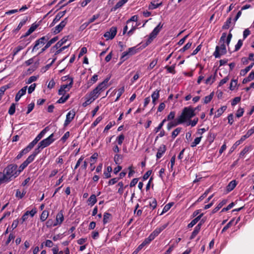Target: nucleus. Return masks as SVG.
<instances>
[{
  "mask_svg": "<svg viewBox=\"0 0 254 254\" xmlns=\"http://www.w3.org/2000/svg\"><path fill=\"white\" fill-rule=\"evenodd\" d=\"M162 5V2L156 3L155 0L152 1L148 5V9L150 10L155 9Z\"/></svg>",
  "mask_w": 254,
  "mask_h": 254,
  "instance_id": "obj_30",
  "label": "nucleus"
},
{
  "mask_svg": "<svg viewBox=\"0 0 254 254\" xmlns=\"http://www.w3.org/2000/svg\"><path fill=\"white\" fill-rule=\"evenodd\" d=\"M125 135L122 133L118 136L116 138V141L118 142L119 145H122L123 142V141L125 139Z\"/></svg>",
  "mask_w": 254,
  "mask_h": 254,
  "instance_id": "obj_55",
  "label": "nucleus"
},
{
  "mask_svg": "<svg viewBox=\"0 0 254 254\" xmlns=\"http://www.w3.org/2000/svg\"><path fill=\"white\" fill-rule=\"evenodd\" d=\"M50 38L49 34L38 39L35 42V44L32 48V52L38 50L39 48L42 47L44 44L48 41Z\"/></svg>",
  "mask_w": 254,
  "mask_h": 254,
  "instance_id": "obj_5",
  "label": "nucleus"
},
{
  "mask_svg": "<svg viewBox=\"0 0 254 254\" xmlns=\"http://www.w3.org/2000/svg\"><path fill=\"white\" fill-rule=\"evenodd\" d=\"M84 98L85 102L82 104V106L84 107L89 105L95 100L92 96H90V93L86 94Z\"/></svg>",
  "mask_w": 254,
  "mask_h": 254,
  "instance_id": "obj_15",
  "label": "nucleus"
},
{
  "mask_svg": "<svg viewBox=\"0 0 254 254\" xmlns=\"http://www.w3.org/2000/svg\"><path fill=\"white\" fill-rule=\"evenodd\" d=\"M210 191L209 189L206 190L205 192L199 197V198L197 199L196 202H200L205 197L207 196L208 194L209 193Z\"/></svg>",
  "mask_w": 254,
  "mask_h": 254,
  "instance_id": "obj_53",
  "label": "nucleus"
},
{
  "mask_svg": "<svg viewBox=\"0 0 254 254\" xmlns=\"http://www.w3.org/2000/svg\"><path fill=\"white\" fill-rule=\"evenodd\" d=\"M39 26L38 24H36L35 23H33L30 28L28 30V31L25 33L24 35H22L21 37V38H25L29 35H30L32 33H33Z\"/></svg>",
  "mask_w": 254,
  "mask_h": 254,
  "instance_id": "obj_18",
  "label": "nucleus"
},
{
  "mask_svg": "<svg viewBox=\"0 0 254 254\" xmlns=\"http://www.w3.org/2000/svg\"><path fill=\"white\" fill-rule=\"evenodd\" d=\"M69 98V94H67V95H65V96H63L57 101V103H59V104L64 103V102H65L66 101V100H67Z\"/></svg>",
  "mask_w": 254,
  "mask_h": 254,
  "instance_id": "obj_46",
  "label": "nucleus"
},
{
  "mask_svg": "<svg viewBox=\"0 0 254 254\" xmlns=\"http://www.w3.org/2000/svg\"><path fill=\"white\" fill-rule=\"evenodd\" d=\"M175 68V65H173L172 66L166 65L165 67V68L167 69L168 72L172 74H175L176 73Z\"/></svg>",
  "mask_w": 254,
  "mask_h": 254,
  "instance_id": "obj_51",
  "label": "nucleus"
},
{
  "mask_svg": "<svg viewBox=\"0 0 254 254\" xmlns=\"http://www.w3.org/2000/svg\"><path fill=\"white\" fill-rule=\"evenodd\" d=\"M75 115V112L73 110L70 111L67 114L66 119L64 124V127L68 126L71 123V122L73 120Z\"/></svg>",
  "mask_w": 254,
  "mask_h": 254,
  "instance_id": "obj_12",
  "label": "nucleus"
},
{
  "mask_svg": "<svg viewBox=\"0 0 254 254\" xmlns=\"http://www.w3.org/2000/svg\"><path fill=\"white\" fill-rule=\"evenodd\" d=\"M173 202H170V203H169L166 204L165 205V206L164 207V208L162 210V211L160 214V215H162L163 213L167 212L171 208V207L173 206Z\"/></svg>",
  "mask_w": 254,
  "mask_h": 254,
  "instance_id": "obj_43",
  "label": "nucleus"
},
{
  "mask_svg": "<svg viewBox=\"0 0 254 254\" xmlns=\"http://www.w3.org/2000/svg\"><path fill=\"white\" fill-rule=\"evenodd\" d=\"M64 220L63 211L61 210L56 215V222L57 225H60Z\"/></svg>",
  "mask_w": 254,
  "mask_h": 254,
  "instance_id": "obj_24",
  "label": "nucleus"
},
{
  "mask_svg": "<svg viewBox=\"0 0 254 254\" xmlns=\"http://www.w3.org/2000/svg\"><path fill=\"white\" fill-rule=\"evenodd\" d=\"M48 127H45L34 138V139L29 144L34 147V146L38 143V142L44 136L47 132Z\"/></svg>",
  "mask_w": 254,
  "mask_h": 254,
  "instance_id": "obj_11",
  "label": "nucleus"
},
{
  "mask_svg": "<svg viewBox=\"0 0 254 254\" xmlns=\"http://www.w3.org/2000/svg\"><path fill=\"white\" fill-rule=\"evenodd\" d=\"M46 226L47 228H50L52 227L57 226V224L52 219H49L46 222Z\"/></svg>",
  "mask_w": 254,
  "mask_h": 254,
  "instance_id": "obj_39",
  "label": "nucleus"
},
{
  "mask_svg": "<svg viewBox=\"0 0 254 254\" xmlns=\"http://www.w3.org/2000/svg\"><path fill=\"white\" fill-rule=\"evenodd\" d=\"M10 88V86L9 85H5L3 86H1L0 88V100L1 99L2 95L4 94V92L8 88Z\"/></svg>",
  "mask_w": 254,
  "mask_h": 254,
  "instance_id": "obj_49",
  "label": "nucleus"
},
{
  "mask_svg": "<svg viewBox=\"0 0 254 254\" xmlns=\"http://www.w3.org/2000/svg\"><path fill=\"white\" fill-rule=\"evenodd\" d=\"M202 138V136H200L199 137H196L194 141L191 143L190 146L191 147H194L196 146L197 145H198Z\"/></svg>",
  "mask_w": 254,
  "mask_h": 254,
  "instance_id": "obj_47",
  "label": "nucleus"
},
{
  "mask_svg": "<svg viewBox=\"0 0 254 254\" xmlns=\"http://www.w3.org/2000/svg\"><path fill=\"white\" fill-rule=\"evenodd\" d=\"M166 151V147L164 144H162L158 149L156 154L157 159L161 158Z\"/></svg>",
  "mask_w": 254,
  "mask_h": 254,
  "instance_id": "obj_20",
  "label": "nucleus"
},
{
  "mask_svg": "<svg viewBox=\"0 0 254 254\" xmlns=\"http://www.w3.org/2000/svg\"><path fill=\"white\" fill-rule=\"evenodd\" d=\"M117 29L116 27H112L109 31L105 33L104 37L107 39H113L116 35Z\"/></svg>",
  "mask_w": 254,
  "mask_h": 254,
  "instance_id": "obj_10",
  "label": "nucleus"
},
{
  "mask_svg": "<svg viewBox=\"0 0 254 254\" xmlns=\"http://www.w3.org/2000/svg\"><path fill=\"white\" fill-rule=\"evenodd\" d=\"M112 215L108 212H105L103 215V222L104 224L108 223L111 219Z\"/></svg>",
  "mask_w": 254,
  "mask_h": 254,
  "instance_id": "obj_33",
  "label": "nucleus"
},
{
  "mask_svg": "<svg viewBox=\"0 0 254 254\" xmlns=\"http://www.w3.org/2000/svg\"><path fill=\"white\" fill-rule=\"evenodd\" d=\"M226 53L227 49L226 45L224 43H222L220 46H217L216 47L213 56L215 58H220L221 56L224 55Z\"/></svg>",
  "mask_w": 254,
  "mask_h": 254,
  "instance_id": "obj_7",
  "label": "nucleus"
},
{
  "mask_svg": "<svg viewBox=\"0 0 254 254\" xmlns=\"http://www.w3.org/2000/svg\"><path fill=\"white\" fill-rule=\"evenodd\" d=\"M198 118H195L193 120H191V119H190L189 120H188V121L187 122L186 126H191V127H193L196 126V125L198 123Z\"/></svg>",
  "mask_w": 254,
  "mask_h": 254,
  "instance_id": "obj_37",
  "label": "nucleus"
},
{
  "mask_svg": "<svg viewBox=\"0 0 254 254\" xmlns=\"http://www.w3.org/2000/svg\"><path fill=\"white\" fill-rule=\"evenodd\" d=\"M213 96H214V93L212 92L209 95L205 96L204 98V104L209 103L212 99Z\"/></svg>",
  "mask_w": 254,
  "mask_h": 254,
  "instance_id": "obj_45",
  "label": "nucleus"
},
{
  "mask_svg": "<svg viewBox=\"0 0 254 254\" xmlns=\"http://www.w3.org/2000/svg\"><path fill=\"white\" fill-rule=\"evenodd\" d=\"M68 38L69 36H64L58 43H57L53 47V48H55L56 49H59L67 41Z\"/></svg>",
  "mask_w": 254,
  "mask_h": 254,
  "instance_id": "obj_23",
  "label": "nucleus"
},
{
  "mask_svg": "<svg viewBox=\"0 0 254 254\" xmlns=\"http://www.w3.org/2000/svg\"><path fill=\"white\" fill-rule=\"evenodd\" d=\"M168 226V224H164L160 227L156 228L150 234L151 237L154 239L163 230Z\"/></svg>",
  "mask_w": 254,
  "mask_h": 254,
  "instance_id": "obj_13",
  "label": "nucleus"
},
{
  "mask_svg": "<svg viewBox=\"0 0 254 254\" xmlns=\"http://www.w3.org/2000/svg\"><path fill=\"white\" fill-rule=\"evenodd\" d=\"M43 149L41 146L38 144V146L36 148L32 153L35 156H36Z\"/></svg>",
  "mask_w": 254,
  "mask_h": 254,
  "instance_id": "obj_58",
  "label": "nucleus"
},
{
  "mask_svg": "<svg viewBox=\"0 0 254 254\" xmlns=\"http://www.w3.org/2000/svg\"><path fill=\"white\" fill-rule=\"evenodd\" d=\"M244 113V109L242 108H239L237 111V113L236 114V116L238 118H240L242 116H243Z\"/></svg>",
  "mask_w": 254,
  "mask_h": 254,
  "instance_id": "obj_63",
  "label": "nucleus"
},
{
  "mask_svg": "<svg viewBox=\"0 0 254 254\" xmlns=\"http://www.w3.org/2000/svg\"><path fill=\"white\" fill-rule=\"evenodd\" d=\"M66 11H60L57 13L53 22L51 23L50 27H53L56 23L60 21L61 18L63 17L65 14Z\"/></svg>",
  "mask_w": 254,
  "mask_h": 254,
  "instance_id": "obj_16",
  "label": "nucleus"
},
{
  "mask_svg": "<svg viewBox=\"0 0 254 254\" xmlns=\"http://www.w3.org/2000/svg\"><path fill=\"white\" fill-rule=\"evenodd\" d=\"M217 74L216 71L214 72V75H211L208 77L206 78L205 81V83L206 84H210L211 85L215 81V78Z\"/></svg>",
  "mask_w": 254,
  "mask_h": 254,
  "instance_id": "obj_28",
  "label": "nucleus"
},
{
  "mask_svg": "<svg viewBox=\"0 0 254 254\" xmlns=\"http://www.w3.org/2000/svg\"><path fill=\"white\" fill-rule=\"evenodd\" d=\"M232 16H231L227 18L224 25L222 26L223 29H228L230 27V24L231 23Z\"/></svg>",
  "mask_w": 254,
  "mask_h": 254,
  "instance_id": "obj_40",
  "label": "nucleus"
},
{
  "mask_svg": "<svg viewBox=\"0 0 254 254\" xmlns=\"http://www.w3.org/2000/svg\"><path fill=\"white\" fill-rule=\"evenodd\" d=\"M28 20V17L26 16L24 17L22 20L19 22L16 28L15 29V31H18L24 25Z\"/></svg>",
  "mask_w": 254,
  "mask_h": 254,
  "instance_id": "obj_36",
  "label": "nucleus"
},
{
  "mask_svg": "<svg viewBox=\"0 0 254 254\" xmlns=\"http://www.w3.org/2000/svg\"><path fill=\"white\" fill-rule=\"evenodd\" d=\"M103 119V117L102 116L98 117L92 124L91 127H95Z\"/></svg>",
  "mask_w": 254,
  "mask_h": 254,
  "instance_id": "obj_61",
  "label": "nucleus"
},
{
  "mask_svg": "<svg viewBox=\"0 0 254 254\" xmlns=\"http://www.w3.org/2000/svg\"><path fill=\"white\" fill-rule=\"evenodd\" d=\"M161 89H157L155 91H154L152 94H151V98L152 99V103L154 105L156 104V100H157L160 97V91Z\"/></svg>",
  "mask_w": 254,
  "mask_h": 254,
  "instance_id": "obj_25",
  "label": "nucleus"
},
{
  "mask_svg": "<svg viewBox=\"0 0 254 254\" xmlns=\"http://www.w3.org/2000/svg\"><path fill=\"white\" fill-rule=\"evenodd\" d=\"M254 65V62L252 63L249 66H247L245 69H242L240 71V75L242 76L245 75L247 73V72H248L251 69V68L253 67Z\"/></svg>",
  "mask_w": 254,
  "mask_h": 254,
  "instance_id": "obj_32",
  "label": "nucleus"
},
{
  "mask_svg": "<svg viewBox=\"0 0 254 254\" xmlns=\"http://www.w3.org/2000/svg\"><path fill=\"white\" fill-rule=\"evenodd\" d=\"M182 129V127H179L176 128L172 133L171 137L173 139H175L177 136L181 132Z\"/></svg>",
  "mask_w": 254,
  "mask_h": 254,
  "instance_id": "obj_42",
  "label": "nucleus"
},
{
  "mask_svg": "<svg viewBox=\"0 0 254 254\" xmlns=\"http://www.w3.org/2000/svg\"><path fill=\"white\" fill-rule=\"evenodd\" d=\"M26 90L27 86H24L17 93L15 97L16 102H18L21 97L26 94Z\"/></svg>",
  "mask_w": 254,
  "mask_h": 254,
  "instance_id": "obj_22",
  "label": "nucleus"
},
{
  "mask_svg": "<svg viewBox=\"0 0 254 254\" xmlns=\"http://www.w3.org/2000/svg\"><path fill=\"white\" fill-rule=\"evenodd\" d=\"M128 0H120L111 9V11H116L118 8L122 7Z\"/></svg>",
  "mask_w": 254,
  "mask_h": 254,
  "instance_id": "obj_26",
  "label": "nucleus"
},
{
  "mask_svg": "<svg viewBox=\"0 0 254 254\" xmlns=\"http://www.w3.org/2000/svg\"><path fill=\"white\" fill-rule=\"evenodd\" d=\"M241 97H235L231 101V105L234 106L241 101Z\"/></svg>",
  "mask_w": 254,
  "mask_h": 254,
  "instance_id": "obj_60",
  "label": "nucleus"
},
{
  "mask_svg": "<svg viewBox=\"0 0 254 254\" xmlns=\"http://www.w3.org/2000/svg\"><path fill=\"white\" fill-rule=\"evenodd\" d=\"M237 185V182L235 180L231 181L227 186V190L228 191H231L234 189Z\"/></svg>",
  "mask_w": 254,
  "mask_h": 254,
  "instance_id": "obj_35",
  "label": "nucleus"
},
{
  "mask_svg": "<svg viewBox=\"0 0 254 254\" xmlns=\"http://www.w3.org/2000/svg\"><path fill=\"white\" fill-rule=\"evenodd\" d=\"M73 82V78H70V82L68 84H64L61 86L60 88L62 89V90H66L67 92L71 88Z\"/></svg>",
  "mask_w": 254,
  "mask_h": 254,
  "instance_id": "obj_31",
  "label": "nucleus"
},
{
  "mask_svg": "<svg viewBox=\"0 0 254 254\" xmlns=\"http://www.w3.org/2000/svg\"><path fill=\"white\" fill-rule=\"evenodd\" d=\"M192 45V42H188L182 48H181L179 52L181 53H183L185 52L186 50L189 49Z\"/></svg>",
  "mask_w": 254,
  "mask_h": 254,
  "instance_id": "obj_50",
  "label": "nucleus"
},
{
  "mask_svg": "<svg viewBox=\"0 0 254 254\" xmlns=\"http://www.w3.org/2000/svg\"><path fill=\"white\" fill-rule=\"evenodd\" d=\"M176 113L175 111H171L169 114L167 116V118L164 120H166V121H172L174 119L175 117Z\"/></svg>",
  "mask_w": 254,
  "mask_h": 254,
  "instance_id": "obj_52",
  "label": "nucleus"
},
{
  "mask_svg": "<svg viewBox=\"0 0 254 254\" xmlns=\"http://www.w3.org/2000/svg\"><path fill=\"white\" fill-rule=\"evenodd\" d=\"M196 115L194 113L193 108L191 106L185 107L181 113V115L178 117L183 124L187 122L188 120L191 119Z\"/></svg>",
  "mask_w": 254,
  "mask_h": 254,
  "instance_id": "obj_2",
  "label": "nucleus"
},
{
  "mask_svg": "<svg viewBox=\"0 0 254 254\" xmlns=\"http://www.w3.org/2000/svg\"><path fill=\"white\" fill-rule=\"evenodd\" d=\"M163 26V24H162L161 22H160L158 25L154 28L153 31L150 33L149 35V38L146 42V46L150 44L154 39H155L159 33L160 32L161 29H162Z\"/></svg>",
  "mask_w": 254,
  "mask_h": 254,
  "instance_id": "obj_4",
  "label": "nucleus"
},
{
  "mask_svg": "<svg viewBox=\"0 0 254 254\" xmlns=\"http://www.w3.org/2000/svg\"><path fill=\"white\" fill-rule=\"evenodd\" d=\"M201 224H198L194 227V229L193 231H192V232L191 233V235L190 236V240H192V239H193L196 237V236L199 232V231L200 230V229H201Z\"/></svg>",
  "mask_w": 254,
  "mask_h": 254,
  "instance_id": "obj_27",
  "label": "nucleus"
},
{
  "mask_svg": "<svg viewBox=\"0 0 254 254\" xmlns=\"http://www.w3.org/2000/svg\"><path fill=\"white\" fill-rule=\"evenodd\" d=\"M18 175L17 165L14 164H9L3 169L2 173L0 172V184L8 183Z\"/></svg>",
  "mask_w": 254,
  "mask_h": 254,
  "instance_id": "obj_1",
  "label": "nucleus"
},
{
  "mask_svg": "<svg viewBox=\"0 0 254 254\" xmlns=\"http://www.w3.org/2000/svg\"><path fill=\"white\" fill-rule=\"evenodd\" d=\"M53 137H54V133H52L47 138L41 141L39 143V144L41 146V147L43 149H44V148L50 145L51 143H52L55 141V139L53 138Z\"/></svg>",
  "mask_w": 254,
  "mask_h": 254,
  "instance_id": "obj_8",
  "label": "nucleus"
},
{
  "mask_svg": "<svg viewBox=\"0 0 254 254\" xmlns=\"http://www.w3.org/2000/svg\"><path fill=\"white\" fill-rule=\"evenodd\" d=\"M227 202V199H223L221 202H220L217 206L215 207L212 211V213L214 214L217 212L224 205H225Z\"/></svg>",
  "mask_w": 254,
  "mask_h": 254,
  "instance_id": "obj_29",
  "label": "nucleus"
},
{
  "mask_svg": "<svg viewBox=\"0 0 254 254\" xmlns=\"http://www.w3.org/2000/svg\"><path fill=\"white\" fill-rule=\"evenodd\" d=\"M166 122V120H163L158 125V126L155 128L154 131L157 133L161 130L164 123Z\"/></svg>",
  "mask_w": 254,
  "mask_h": 254,
  "instance_id": "obj_59",
  "label": "nucleus"
},
{
  "mask_svg": "<svg viewBox=\"0 0 254 254\" xmlns=\"http://www.w3.org/2000/svg\"><path fill=\"white\" fill-rule=\"evenodd\" d=\"M58 37L56 36L52 39H51L50 40H48L47 41V43L46 45L41 49V51L40 53V54L43 53L46 50H47L48 48H49L52 44L56 42L58 40Z\"/></svg>",
  "mask_w": 254,
  "mask_h": 254,
  "instance_id": "obj_17",
  "label": "nucleus"
},
{
  "mask_svg": "<svg viewBox=\"0 0 254 254\" xmlns=\"http://www.w3.org/2000/svg\"><path fill=\"white\" fill-rule=\"evenodd\" d=\"M137 50L136 47H131L128 49V50L122 53L120 60L122 62L128 59L130 56L135 54L137 52Z\"/></svg>",
  "mask_w": 254,
  "mask_h": 254,
  "instance_id": "obj_6",
  "label": "nucleus"
},
{
  "mask_svg": "<svg viewBox=\"0 0 254 254\" xmlns=\"http://www.w3.org/2000/svg\"><path fill=\"white\" fill-rule=\"evenodd\" d=\"M32 147L30 144H29L26 147L23 149L17 155L16 158L17 159H20L24 155L28 153L32 148Z\"/></svg>",
  "mask_w": 254,
  "mask_h": 254,
  "instance_id": "obj_14",
  "label": "nucleus"
},
{
  "mask_svg": "<svg viewBox=\"0 0 254 254\" xmlns=\"http://www.w3.org/2000/svg\"><path fill=\"white\" fill-rule=\"evenodd\" d=\"M49 213L48 211H47L46 210H43L42 212V214L40 215V220L42 222H44V221H46L49 216Z\"/></svg>",
  "mask_w": 254,
  "mask_h": 254,
  "instance_id": "obj_38",
  "label": "nucleus"
},
{
  "mask_svg": "<svg viewBox=\"0 0 254 254\" xmlns=\"http://www.w3.org/2000/svg\"><path fill=\"white\" fill-rule=\"evenodd\" d=\"M68 18L67 17L65 18L60 23L57 25L55 27L52 29V31L55 34H57L60 33L63 28L65 26L67 23Z\"/></svg>",
  "mask_w": 254,
  "mask_h": 254,
  "instance_id": "obj_9",
  "label": "nucleus"
},
{
  "mask_svg": "<svg viewBox=\"0 0 254 254\" xmlns=\"http://www.w3.org/2000/svg\"><path fill=\"white\" fill-rule=\"evenodd\" d=\"M253 147L252 145H247L241 151L239 154V158L243 157L245 154L249 153L253 149Z\"/></svg>",
  "mask_w": 254,
  "mask_h": 254,
  "instance_id": "obj_21",
  "label": "nucleus"
},
{
  "mask_svg": "<svg viewBox=\"0 0 254 254\" xmlns=\"http://www.w3.org/2000/svg\"><path fill=\"white\" fill-rule=\"evenodd\" d=\"M89 204L91 206L94 205L97 202L96 196L95 194H92L88 199Z\"/></svg>",
  "mask_w": 254,
  "mask_h": 254,
  "instance_id": "obj_41",
  "label": "nucleus"
},
{
  "mask_svg": "<svg viewBox=\"0 0 254 254\" xmlns=\"http://www.w3.org/2000/svg\"><path fill=\"white\" fill-rule=\"evenodd\" d=\"M36 156L31 154L24 161L28 165L31 163L35 159Z\"/></svg>",
  "mask_w": 254,
  "mask_h": 254,
  "instance_id": "obj_64",
  "label": "nucleus"
},
{
  "mask_svg": "<svg viewBox=\"0 0 254 254\" xmlns=\"http://www.w3.org/2000/svg\"><path fill=\"white\" fill-rule=\"evenodd\" d=\"M182 122L180 121L179 118H177L176 120L169 122L167 125V129L170 130L172 128L176 127L179 125L182 124Z\"/></svg>",
  "mask_w": 254,
  "mask_h": 254,
  "instance_id": "obj_19",
  "label": "nucleus"
},
{
  "mask_svg": "<svg viewBox=\"0 0 254 254\" xmlns=\"http://www.w3.org/2000/svg\"><path fill=\"white\" fill-rule=\"evenodd\" d=\"M124 92H125V87L124 86H122V87L118 89L117 96L115 101V102L118 101L119 100L121 95L123 94V93Z\"/></svg>",
  "mask_w": 254,
  "mask_h": 254,
  "instance_id": "obj_44",
  "label": "nucleus"
},
{
  "mask_svg": "<svg viewBox=\"0 0 254 254\" xmlns=\"http://www.w3.org/2000/svg\"><path fill=\"white\" fill-rule=\"evenodd\" d=\"M15 112V104L12 103L10 105L8 113L10 115H13Z\"/></svg>",
  "mask_w": 254,
  "mask_h": 254,
  "instance_id": "obj_56",
  "label": "nucleus"
},
{
  "mask_svg": "<svg viewBox=\"0 0 254 254\" xmlns=\"http://www.w3.org/2000/svg\"><path fill=\"white\" fill-rule=\"evenodd\" d=\"M109 80V78H107L103 82L99 83L95 89L89 93L90 96H92L95 99H96L99 95L107 88V84Z\"/></svg>",
  "mask_w": 254,
  "mask_h": 254,
  "instance_id": "obj_3",
  "label": "nucleus"
},
{
  "mask_svg": "<svg viewBox=\"0 0 254 254\" xmlns=\"http://www.w3.org/2000/svg\"><path fill=\"white\" fill-rule=\"evenodd\" d=\"M118 186L120 187L118 190V193H119L120 195H122L123 194L124 190V185L123 182H120L118 184Z\"/></svg>",
  "mask_w": 254,
  "mask_h": 254,
  "instance_id": "obj_54",
  "label": "nucleus"
},
{
  "mask_svg": "<svg viewBox=\"0 0 254 254\" xmlns=\"http://www.w3.org/2000/svg\"><path fill=\"white\" fill-rule=\"evenodd\" d=\"M243 45V40L239 39L238 41L237 44L235 46V50L234 52H237L239 51Z\"/></svg>",
  "mask_w": 254,
  "mask_h": 254,
  "instance_id": "obj_57",
  "label": "nucleus"
},
{
  "mask_svg": "<svg viewBox=\"0 0 254 254\" xmlns=\"http://www.w3.org/2000/svg\"><path fill=\"white\" fill-rule=\"evenodd\" d=\"M234 221V219H232L222 229V233H223L225 232L227 229H228L229 228H230L233 223V222Z\"/></svg>",
  "mask_w": 254,
  "mask_h": 254,
  "instance_id": "obj_48",
  "label": "nucleus"
},
{
  "mask_svg": "<svg viewBox=\"0 0 254 254\" xmlns=\"http://www.w3.org/2000/svg\"><path fill=\"white\" fill-rule=\"evenodd\" d=\"M227 106H223L220 108L218 109L216 111V114L214 116V118H217L221 116L224 112L226 110Z\"/></svg>",
  "mask_w": 254,
  "mask_h": 254,
  "instance_id": "obj_34",
  "label": "nucleus"
},
{
  "mask_svg": "<svg viewBox=\"0 0 254 254\" xmlns=\"http://www.w3.org/2000/svg\"><path fill=\"white\" fill-rule=\"evenodd\" d=\"M238 80L237 79H232L229 88L231 90H234L235 87L237 84Z\"/></svg>",
  "mask_w": 254,
  "mask_h": 254,
  "instance_id": "obj_62",
  "label": "nucleus"
}]
</instances>
